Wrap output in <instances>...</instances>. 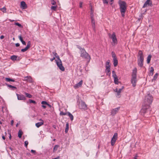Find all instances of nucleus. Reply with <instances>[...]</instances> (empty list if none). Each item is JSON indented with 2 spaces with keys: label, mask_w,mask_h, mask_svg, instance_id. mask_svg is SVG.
Returning a JSON list of instances; mask_svg holds the SVG:
<instances>
[{
  "label": "nucleus",
  "mask_w": 159,
  "mask_h": 159,
  "mask_svg": "<svg viewBox=\"0 0 159 159\" xmlns=\"http://www.w3.org/2000/svg\"><path fill=\"white\" fill-rule=\"evenodd\" d=\"M25 94L26 95V96L28 98H31L32 97L31 95L28 93H25Z\"/></svg>",
  "instance_id": "nucleus-43"
},
{
  "label": "nucleus",
  "mask_w": 159,
  "mask_h": 159,
  "mask_svg": "<svg viewBox=\"0 0 159 159\" xmlns=\"http://www.w3.org/2000/svg\"><path fill=\"white\" fill-rule=\"evenodd\" d=\"M118 4L121 16L122 17H124L127 9L126 3L124 1L119 0L118 1Z\"/></svg>",
  "instance_id": "nucleus-1"
},
{
  "label": "nucleus",
  "mask_w": 159,
  "mask_h": 159,
  "mask_svg": "<svg viewBox=\"0 0 159 159\" xmlns=\"http://www.w3.org/2000/svg\"><path fill=\"white\" fill-rule=\"evenodd\" d=\"M17 56L16 55H12L10 57V59L12 61H15L16 60Z\"/></svg>",
  "instance_id": "nucleus-28"
},
{
  "label": "nucleus",
  "mask_w": 159,
  "mask_h": 159,
  "mask_svg": "<svg viewBox=\"0 0 159 159\" xmlns=\"http://www.w3.org/2000/svg\"><path fill=\"white\" fill-rule=\"evenodd\" d=\"M24 80L29 81L30 83H32L33 82L32 79L30 76L25 77Z\"/></svg>",
  "instance_id": "nucleus-15"
},
{
  "label": "nucleus",
  "mask_w": 159,
  "mask_h": 159,
  "mask_svg": "<svg viewBox=\"0 0 159 159\" xmlns=\"http://www.w3.org/2000/svg\"><path fill=\"white\" fill-rule=\"evenodd\" d=\"M137 157L138 156L137 155L135 156L133 159H137Z\"/></svg>",
  "instance_id": "nucleus-62"
},
{
  "label": "nucleus",
  "mask_w": 159,
  "mask_h": 159,
  "mask_svg": "<svg viewBox=\"0 0 159 159\" xmlns=\"http://www.w3.org/2000/svg\"><path fill=\"white\" fill-rule=\"evenodd\" d=\"M153 97L150 93H148L145 97L143 104H148L149 106L152 103Z\"/></svg>",
  "instance_id": "nucleus-4"
},
{
  "label": "nucleus",
  "mask_w": 159,
  "mask_h": 159,
  "mask_svg": "<svg viewBox=\"0 0 159 159\" xmlns=\"http://www.w3.org/2000/svg\"><path fill=\"white\" fill-rule=\"evenodd\" d=\"M55 58L54 57L53 58H52L51 59H50V60L51 61H52L53 60H54L55 59Z\"/></svg>",
  "instance_id": "nucleus-63"
},
{
  "label": "nucleus",
  "mask_w": 159,
  "mask_h": 159,
  "mask_svg": "<svg viewBox=\"0 0 159 159\" xmlns=\"http://www.w3.org/2000/svg\"><path fill=\"white\" fill-rule=\"evenodd\" d=\"M113 65L114 66L116 67L118 65V61L117 58L113 59Z\"/></svg>",
  "instance_id": "nucleus-20"
},
{
  "label": "nucleus",
  "mask_w": 159,
  "mask_h": 159,
  "mask_svg": "<svg viewBox=\"0 0 159 159\" xmlns=\"http://www.w3.org/2000/svg\"><path fill=\"white\" fill-rule=\"evenodd\" d=\"M158 74V73H156L154 75L153 79H152V81L155 80L157 78Z\"/></svg>",
  "instance_id": "nucleus-34"
},
{
  "label": "nucleus",
  "mask_w": 159,
  "mask_h": 159,
  "mask_svg": "<svg viewBox=\"0 0 159 159\" xmlns=\"http://www.w3.org/2000/svg\"><path fill=\"white\" fill-rule=\"evenodd\" d=\"M15 25H16L18 26L19 27H20V28L23 27V26L20 24V23H17V22L15 23Z\"/></svg>",
  "instance_id": "nucleus-44"
},
{
  "label": "nucleus",
  "mask_w": 159,
  "mask_h": 159,
  "mask_svg": "<svg viewBox=\"0 0 159 159\" xmlns=\"http://www.w3.org/2000/svg\"><path fill=\"white\" fill-rule=\"evenodd\" d=\"M137 69L135 68L133 70L132 74V78L131 81L133 87H135L136 85L137 80Z\"/></svg>",
  "instance_id": "nucleus-3"
},
{
  "label": "nucleus",
  "mask_w": 159,
  "mask_h": 159,
  "mask_svg": "<svg viewBox=\"0 0 159 159\" xmlns=\"http://www.w3.org/2000/svg\"><path fill=\"white\" fill-rule=\"evenodd\" d=\"M118 134L117 133H115L111 140V145L113 146L115 144V143L117 138Z\"/></svg>",
  "instance_id": "nucleus-8"
},
{
  "label": "nucleus",
  "mask_w": 159,
  "mask_h": 159,
  "mask_svg": "<svg viewBox=\"0 0 159 159\" xmlns=\"http://www.w3.org/2000/svg\"><path fill=\"white\" fill-rule=\"evenodd\" d=\"M31 152L32 153H33L34 155H36V152L35 150H31Z\"/></svg>",
  "instance_id": "nucleus-49"
},
{
  "label": "nucleus",
  "mask_w": 159,
  "mask_h": 159,
  "mask_svg": "<svg viewBox=\"0 0 159 159\" xmlns=\"http://www.w3.org/2000/svg\"><path fill=\"white\" fill-rule=\"evenodd\" d=\"M78 105L79 109L82 111H85L88 109L87 105L82 100L79 102Z\"/></svg>",
  "instance_id": "nucleus-6"
},
{
  "label": "nucleus",
  "mask_w": 159,
  "mask_h": 159,
  "mask_svg": "<svg viewBox=\"0 0 159 159\" xmlns=\"http://www.w3.org/2000/svg\"><path fill=\"white\" fill-rule=\"evenodd\" d=\"M57 7V6H52L51 7V9L52 10L56 11V8Z\"/></svg>",
  "instance_id": "nucleus-40"
},
{
  "label": "nucleus",
  "mask_w": 159,
  "mask_h": 159,
  "mask_svg": "<svg viewBox=\"0 0 159 159\" xmlns=\"http://www.w3.org/2000/svg\"><path fill=\"white\" fill-rule=\"evenodd\" d=\"M114 78V82L116 84H118L119 83L118 79L117 78V76L113 78Z\"/></svg>",
  "instance_id": "nucleus-29"
},
{
  "label": "nucleus",
  "mask_w": 159,
  "mask_h": 159,
  "mask_svg": "<svg viewBox=\"0 0 159 159\" xmlns=\"http://www.w3.org/2000/svg\"><path fill=\"white\" fill-rule=\"evenodd\" d=\"M55 57L57 58L58 61H60V60H61L60 59L59 56L57 55L55 56Z\"/></svg>",
  "instance_id": "nucleus-52"
},
{
  "label": "nucleus",
  "mask_w": 159,
  "mask_h": 159,
  "mask_svg": "<svg viewBox=\"0 0 159 159\" xmlns=\"http://www.w3.org/2000/svg\"><path fill=\"white\" fill-rule=\"evenodd\" d=\"M91 20L92 26L93 31H95L96 30V26H95V22L94 20Z\"/></svg>",
  "instance_id": "nucleus-17"
},
{
  "label": "nucleus",
  "mask_w": 159,
  "mask_h": 159,
  "mask_svg": "<svg viewBox=\"0 0 159 159\" xmlns=\"http://www.w3.org/2000/svg\"><path fill=\"white\" fill-rule=\"evenodd\" d=\"M138 60H144L143 53L142 52L141 50L139 51L138 52Z\"/></svg>",
  "instance_id": "nucleus-12"
},
{
  "label": "nucleus",
  "mask_w": 159,
  "mask_h": 159,
  "mask_svg": "<svg viewBox=\"0 0 159 159\" xmlns=\"http://www.w3.org/2000/svg\"><path fill=\"white\" fill-rule=\"evenodd\" d=\"M153 71H154V68H153L152 67H151V68H150V75H151L152 76L153 75Z\"/></svg>",
  "instance_id": "nucleus-32"
},
{
  "label": "nucleus",
  "mask_w": 159,
  "mask_h": 159,
  "mask_svg": "<svg viewBox=\"0 0 159 159\" xmlns=\"http://www.w3.org/2000/svg\"><path fill=\"white\" fill-rule=\"evenodd\" d=\"M13 123H14V121L13 120H11V125H13Z\"/></svg>",
  "instance_id": "nucleus-59"
},
{
  "label": "nucleus",
  "mask_w": 159,
  "mask_h": 159,
  "mask_svg": "<svg viewBox=\"0 0 159 159\" xmlns=\"http://www.w3.org/2000/svg\"><path fill=\"white\" fill-rule=\"evenodd\" d=\"M30 45H31L30 41H28L26 46L27 47H28L29 48H30Z\"/></svg>",
  "instance_id": "nucleus-46"
},
{
  "label": "nucleus",
  "mask_w": 159,
  "mask_h": 159,
  "mask_svg": "<svg viewBox=\"0 0 159 159\" xmlns=\"http://www.w3.org/2000/svg\"><path fill=\"white\" fill-rule=\"evenodd\" d=\"M103 4H108V2L107 0H102Z\"/></svg>",
  "instance_id": "nucleus-50"
},
{
  "label": "nucleus",
  "mask_w": 159,
  "mask_h": 159,
  "mask_svg": "<svg viewBox=\"0 0 159 159\" xmlns=\"http://www.w3.org/2000/svg\"><path fill=\"white\" fill-rule=\"evenodd\" d=\"M46 105H42V107H43L44 109H45L46 107Z\"/></svg>",
  "instance_id": "nucleus-54"
},
{
  "label": "nucleus",
  "mask_w": 159,
  "mask_h": 159,
  "mask_svg": "<svg viewBox=\"0 0 159 159\" xmlns=\"http://www.w3.org/2000/svg\"><path fill=\"white\" fill-rule=\"evenodd\" d=\"M118 89L117 88H116L115 89V91L117 93V92L118 91Z\"/></svg>",
  "instance_id": "nucleus-61"
},
{
  "label": "nucleus",
  "mask_w": 159,
  "mask_h": 159,
  "mask_svg": "<svg viewBox=\"0 0 159 159\" xmlns=\"http://www.w3.org/2000/svg\"><path fill=\"white\" fill-rule=\"evenodd\" d=\"M7 86L8 87L11 88L12 89H17L16 88L15 86H12L11 85H9V84H7Z\"/></svg>",
  "instance_id": "nucleus-35"
},
{
  "label": "nucleus",
  "mask_w": 159,
  "mask_h": 159,
  "mask_svg": "<svg viewBox=\"0 0 159 159\" xmlns=\"http://www.w3.org/2000/svg\"><path fill=\"white\" fill-rule=\"evenodd\" d=\"M52 53L54 55V56H57V54L55 52H52Z\"/></svg>",
  "instance_id": "nucleus-55"
},
{
  "label": "nucleus",
  "mask_w": 159,
  "mask_h": 159,
  "mask_svg": "<svg viewBox=\"0 0 159 159\" xmlns=\"http://www.w3.org/2000/svg\"><path fill=\"white\" fill-rule=\"evenodd\" d=\"M69 128V124L68 123H67L66 124V128L65 129V132L66 133H67L68 132Z\"/></svg>",
  "instance_id": "nucleus-27"
},
{
  "label": "nucleus",
  "mask_w": 159,
  "mask_h": 159,
  "mask_svg": "<svg viewBox=\"0 0 159 159\" xmlns=\"http://www.w3.org/2000/svg\"><path fill=\"white\" fill-rule=\"evenodd\" d=\"M44 123L43 120H42V122H38L35 124V126L39 128V127L43 125Z\"/></svg>",
  "instance_id": "nucleus-18"
},
{
  "label": "nucleus",
  "mask_w": 159,
  "mask_h": 159,
  "mask_svg": "<svg viewBox=\"0 0 159 159\" xmlns=\"http://www.w3.org/2000/svg\"><path fill=\"white\" fill-rule=\"evenodd\" d=\"M59 147V145H56L54 148H53V152H55L56 151H57V149H58V148Z\"/></svg>",
  "instance_id": "nucleus-30"
},
{
  "label": "nucleus",
  "mask_w": 159,
  "mask_h": 159,
  "mask_svg": "<svg viewBox=\"0 0 159 159\" xmlns=\"http://www.w3.org/2000/svg\"><path fill=\"white\" fill-rule=\"evenodd\" d=\"M41 104L43 105H46L48 106L49 107H51V106L50 104H48L47 102L45 101H43L41 102Z\"/></svg>",
  "instance_id": "nucleus-25"
},
{
  "label": "nucleus",
  "mask_w": 159,
  "mask_h": 159,
  "mask_svg": "<svg viewBox=\"0 0 159 159\" xmlns=\"http://www.w3.org/2000/svg\"><path fill=\"white\" fill-rule=\"evenodd\" d=\"M82 84H83V81L82 80H81L78 83L75 84L74 85V87L75 89L78 88L82 86Z\"/></svg>",
  "instance_id": "nucleus-16"
},
{
  "label": "nucleus",
  "mask_w": 159,
  "mask_h": 159,
  "mask_svg": "<svg viewBox=\"0 0 159 159\" xmlns=\"http://www.w3.org/2000/svg\"><path fill=\"white\" fill-rule=\"evenodd\" d=\"M90 17L91 20H92V19H93V20H94L93 18V15H90Z\"/></svg>",
  "instance_id": "nucleus-53"
},
{
  "label": "nucleus",
  "mask_w": 159,
  "mask_h": 159,
  "mask_svg": "<svg viewBox=\"0 0 159 159\" xmlns=\"http://www.w3.org/2000/svg\"><path fill=\"white\" fill-rule=\"evenodd\" d=\"M68 113V115L69 116V117L70 118V120L71 121H72L74 119V116H73V115L70 112H67Z\"/></svg>",
  "instance_id": "nucleus-23"
},
{
  "label": "nucleus",
  "mask_w": 159,
  "mask_h": 159,
  "mask_svg": "<svg viewBox=\"0 0 159 159\" xmlns=\"http://www.w3.org/2000/svg\"><path fill=\"white\" fill-rule=\"evenodd\" d=\"M143 60H138V63L139 66L142 67L143 66Z\"/></svg>",
  "instance_id": "nucleus-19"
},
{
  "label": "nucleus",
  "mask_w": 159,
  "mask_h": 159,
  "mask_svg": "<svg viewBox=\"0 0 159 159\" xmlns=\"http://www.w3.org/2000/svg\"><path fill=\"white\" fill-rule=\"evenodd\" d=\"M147 5L150 7L152 6V2L150 1V0H147L144 3L143 6V7L144 8L146 7Z\"/></svg>",
  "instance_id": "nucleus-13"
},
{
  "label": "nucleus",
  "mask_w": 159,
  "mask_h": 159,
  "mask_svg": "<svg viewBox=\"0 0 159 159\" xmlns=\"http://www.w3.org/2000/svg\"><path fill=\"white\" fill-rule=\"evenodd\" d=\"M67 114V112L65 113L62 111H61L60 113V115H66Z\"/></svg>",
  "instance_id": "nucleus-45"
},
{
  "label": "nucleus",
  "mask_w": 159,
  "mask_h": 159,
  "mask_svg": "<svg viewBox=\"0 0 159 159\" xmlns=\"http://www.w3.org/2000/svg\"><path fill=\"white\" fill-rule=\"evenodd\" d=\"M0 10L3 12H6V9L5 7H3L2 8H0Z\"/></svg>",
  "instance_id": "nucleus-36"
},
{
  "label": "nucleus",
  "mask_w": 159,
  "mask_h": 159,
  "mask_svg": "<svg viewBox=\"0 0 159 159\" xmlns=\"http://www.w3.org/2000/svg\"><path fill=\"white\" fill-rule=\"evenodd\" d=\"M18 38L19 39L20 41L21 42L22 44L23 45H25L26 44V43L23 40L22 37L21 36H18Z\"/></svg>",
  "instance_id": "nucleus-21"
},
{
  "label": "nucleus",
  "mask_w": 159,
  "mask_h": 159,
  "mask_svg": "<svg viewBox=\"0 0 159 159\" xmlns=\"http://www.w3.org/2000/svg\"><path fill=\"white\" fill-rule=\"evenodd\" d=\"M112 76L113 78H114L115 77H116L117 76V75L116 74V72L114 70L112 71Z\"/></svg>",
  "instance_id": "nucleus-39"
},
{
  "label": "nucleus",
  "mask_w": 159,
  "mask_h": 159,
  "mask_svg": "<svg viewBox=\"0 0 159 159\" xmlns=\"http://www.w3.org/2000/svg\"><path fill=\"white\" fill-rule=\"evenodd\" d=\"M151 57L152 56L151 55H149L147 57V61L148 64L150 63Z\"/></svg>",
  "instance_id": "nucleus-24"
},
{
  "label": "nucleus",
  "mask_w": 159,
  "mask_h": 159,
  "mask_svg": "<svg viewBox=\"0 0 159 159\" xmlns=\"http://www.w3.org/2000/svg\"><path fill=\"white\" fill-rule=\"evenodd\" d=\"M18 100H25L26 99L25 97L22 94H16Z\"/></svg>",
  "instance_id": "nucleus-11"
},
{
  "label": "nucleus",
  "mask_w": 159,
  "mask_h": 159,
  "mask_svg": "<svg viewBox=\"0 0 159 159\" xmlns=\"http://www.w3.org/2000/svg\"><path fill=\"white\" fill-rule=\"evenodd\" d=\"M20 8L22 9H26L27 7V5L26 4L25 2L23 1H22L20 2Z\"/></svg>",
  "instance_id": "nucleus-14"
},
{
  "label": "nucleus",
  "mask_w": 159,
  "mask_h": 159,
  "mask_svg": "<svg viewBox=\"0 0 159 159\" xmlns=\"http://www.w3.org/2000/svg\"><path fill=\"white\" fill-rule=\"evenodd\" d=\"M28 144V142L27 141H26L25 142V145L26 147H27V145Z\"/></svg>",
  "instance_id": "nucleus-51"
},
{
  "label": "nucleus",
  "mask_w": 159,
  "mask_h": 159,
  "mask_svg": "<svg viewBox=\"0 0 159 159\" xmlns=\"http://www.w3.org/2000/svg\"><path fill=\"white\" fill-rule=\"evenodd\" d=\"M78 48L80 51V57L88 60V62H89L91 59L90 56L87 53L85 49L82 48L80 47L79 46Z\"/></svg>",
  "instance_id": "nucleus-2"
},
{
  "label": "nucleus",
  "mask_w": 159,
  "mask_h": 159,
  "mask_svg": "<svg viewBox=\"0 0 159 159\" xmlns=\"http://www.w3.org/2000/svg\"><path fill=\"white\" fill-rule=\"evenodd\" d=\"M150 106L148 104H143V108L141 110V113H143V115L145 114V113H150V110L149 109Z\"/></svg>",
  "instance_id": "nucleus-5"
},
{
  "label": "nucleus",
  "mask_w": 159,
  "mask_h": 159,
  "mask_svg": "<svg viewBox=\"0 0 159 159\" xmlns=\"http://www.w3.org/2000/svg\"><path fill=\"white\" fill-rule=\"evenodd\" d=\"M124 87L122 86V88L118 89L116 97H118L120 95V93L121 92L122 90L123 89Z\"/></svg>",
  "instance_id": "nucleus-26"
},
{
  "label": "nucleus",
  "mask_w": 159,
  "mask_h": 159,
  "mask_svg": "<svg viewBox=\"0 0 159 159\" xmlns=\"http://www.w3.org/2000/svg\"><path fill=\"white\" fill-rule=\"evenodd\" d=\"M111 54H112V57H113V59H115V58H117V57H116V55L115 54V53L114 52H112Z\"/></svg>",
  "instance_id": "nucleus-41"
},
{
  "label": "nucleus",
  "mask_w": 159,
  "mask_h": 159,
  "mask_svg": "<svg viewBox=\"0 0 159 159\" xmlns=\"http://www.w3.org/2000/svg\"><path fill=\"white\" fill-rule=\"evenodd\" d=\"M56 63L60 70L62 71H64L65 70V68L62 66V61L61 60H60V61H57Z\"/></svg>",
  "instance_id": "nucleus-9"
},
{
  "label": "nucleus",
  "mask_w": 159,
  "mask_h": 159,
  "mask_svg": "<svg viewBox=\"0 0 159 159\" xmlns=\"http://www.w3.org/2000/svg\"><path fill=\"white\" fill-rule=\"evenodd\" d=\"M110 61L109 60H108L106 63V68H110Z\"/></svg>",
  "instance_id": "nucleus-22"
},
{
  "label": "nucleus",
  "mask_w": 159,
  "mask_h": 159,
  "mask_svg": "<svg viewBox=\"0 0 159 159\" xmlns=\"http://www.w3.org/2000/svg\"><path fill=\"white\" fill-rule=\"evenodd\" d=\"M22 134L23 133L22 131L21 130H20L18 132V136L19 138H21V137Z\"/></svg>",
  "instance_id": "nucleus-31"
},
{
  "label": "nucleus",
  "mask_w": 159,
  "mask_h": 159,
  "mask_svg": "<svg viewBox=\"0 0 159 159\" xmlns=\"http://www.w3.org/2000/svg\"><path fill=\"white\" fill-rule=\"evenodd\" d=\"M110 68H106V72H107V75H108V73H110Z\"/></svg>",
  "instance_id": "nucleus-42"
},
{
  "label": "nucleus",
  "mask_w": 159,
  "mask_h": 159,
  "mask_svg": "<svg viewBox=\"0 0 159 159\" xmlns=\"http://www.w3.org/2000/svg\"><path fill=\"white\" fill-rule=\"evenodd\" d=\"M120 109V107L112 109L111 111V115L112 116H114L118 112Z\"/></svg>",
  "instance_id": "nucleus-10"
},
{
  "label": "nucleus",
  "mask_w": 159,
  "mask_h": 159,
  "mask_svg": "<svg viewBox=\"0 0 159 159\" xmlns=\"http://www.w3.org/2000/svg\"><path fill=\"white\" fill-rule=\"evenodd\" d=\"M2 138L3 140H5V137L3 135L2 136Z\"/></svg>",
  "instance_id": "nucleus-64"
},
{
  "label": "nucleus",
  "mask_w": 159,
  "mask_h": 159,
  "mask_svg": "<svg viewBox=\"0 0 159 159\" xmlns=\"http://www.w3.org/2000/svg\"><path fill=\"white\" fill-rule=\"evenodd\" d=\"M29 48L26 46L25 48L21 49V51L22 52H25Z\"/></svg>",
  "instance_id": "nucleus-38"
},
{
  "label": "nucleus",
  "mask_w": 159,
  "mask_h": 159,
  "mask_svg": "<svg viewBox=\"0 0 159 159\" xmlns=\"http://www.w3.org/2000/svg\"><path fill=\"white\" fill-rule=\"evenodd\" d=\"M51 3L52 5H55L56 4V2L54 0H52L51 1Z\"/></svg>",
  "instance_id": "nucleus-48"
},
{
  "label": "nucleus",
  "mask_w": 159,
  "mask_h": 159,
  "mask_svg": "<svg viewBox=\"0 0 159 159\" xmlns=\"http://www.w3.org/2000/svg\"><path fill=\"white\" fill-rule=\"evenodd\" d=\"M16 46L17 47H19L20 46V44L18 43H17L15 44Z\"/></svg>",
  "instance_id": "nucleus-57"
},
{
  "label": "nucleus",
  "mask_w": 159,
  "mask_h": 159,
  "mask_svg": "<svg viewBox=\"0 0 159 159\" xmlns=\"http://www.w3.org/2000/svg\"><path fill=\"white\" fill-rule=\"evenodd\" d=\"M82 2H80V7H82Z\"/></svg>",
  "instance_id": "nucleus-56"
},
{
  "label": "nucleus",
  "mask_w": 159,
  "mask_h": 159,
  "mask_svg": "<svg viewBox=\"0 0 159 159\" xmlns=\"http://www.w3.org/2000/svg\"><path fill=\"white\" fill-rule=\"evenodd\" d=\"M29 102L30 103H33L34 104L36 103V102L35 101L31 99H29Z\"/></svg>",
  "instance_id": "nucleus-47"
},
{
  "label": "nucleus",
  "mask_w": 159,
  "mask_h": 159,
  "mask_svg": "<svg viewBox=\"0 0 159 159\" xmlns=\"http://www.w3.org/2000/svg\"><path fill=\"white\" fill-rule=\"evenodd\" d=\"M110 37L112 39L113 43L114 44H117V40L116 37L115 33L113 32L111 35L110 34H109Z\"/></svg>",
  "instance_id": "nucleus-7"
},
{
  "label": "nucleus",
  "mask_w": 159,
  "mask_h": 159,
  "mask_svg": "<svg viewBox=\"0 0 159 159\" xmlns=\"http://www.w3.org/2000/svg\"><path fill=\"white\" fill-rule=\"evenodd\" d=\"M4 37V36L2 35H1V36L0 37V38L1 39H3Z\"/></svg>",
  "instance_id": "nucleus-58"
},
{
  "label": "nucleus",
  "mask_w": 159,
  "mask_h": 159,
  "mask_svg": "<svg viewBox=\"0 0 159 159\" xmlns=\"http://www.w3.org/2000/svg\"><path fill=\"white\" fill-rule=\"evenodd\" d=\"M6 81H7L8 82H10V81L14 82L15 81V80L14 79H11L10 78H6Z\"/></svg>",
  "instance_id": "nucleus-33"
},
{
  "label": "nucleus",
  "mask_w": 159,
  "mask_h": 159,
  "mask_svg": "<svg viewBox=\"0 0 159 159\" xmlns=\"http://www.w3.org/2000/svg\"><path fill=\"white\" fill-rule=\"evenodd\" d=\"M29 48L26 46L25 48L21 49V51L22 52H25Z\"/></svg>",
  "instance_id": "nucleus-37"
},
{
  "label": "nucleus",
  "mask_w": 159,
  "mask_h": 159,
  "mask_svg": "<svg viewBox=\"0 0 159 159\" xmlns=\"http://www.w3.org/2000/svg\"><path fill=\"white\" fill-rule=\"evenodd\" d=\"M11 136L10 134H9V139H11Z\"/></svg>",
  "instance_id": "nucleus-60"
}]
</instances>
